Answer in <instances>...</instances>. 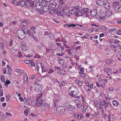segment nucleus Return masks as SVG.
<instances>
[{
	"instance_id": "5701e85b",
	"label": "nucleus",
	"mask_w": 121,
	"mask_h": 121,
	"mask_svg": "<svg viewBox=\"0 0 121 121\" xmlns=\"http://www.w3.org/2000/svg\"><path fill=\"white\" fill-rule=\"evenodd\" d=\"M67 52L69 53V55H75L76 53L74 52V51L72 49H68L67 50Z\"/></svg>"
},
{
	"instance_id": "ddd939ff",
	"label": "nucleus",
	"mask_w": 121,
	"mask_h": 121,
	"mask_svg": "<svg viewBox=\"0 0 121 121\" xmlns=\"http://www.w3.org/2000/svg\"><path fill=\"white\" fill-rule=\"evenodd\" d=\"M54 105L55 107H57L60 105L61 104V101L59 99H55L54 101Z\"/></svg>"
},
{
	"instance_id": "79ce46f5",
	"label": "nucleus",
	"mask_w": 121,
	"mask_h": 121,
	"mask_svg": "<svg viewBox=\"0 0 121 121\" xmlns=\"http://www.w3.org/2000/svg\"><path fill=\"white\" fill-rule=\"evenodd\" d=\"M39 13L43 14L44 13V11H43V9L42 10L41 9L39 10V11H37Z\"/></svg>"
},
{
	"instance_id": "7ed1b4c3",
	"label": "nucleus",
	"mask_w": 121,
	"mask_h": 121,
	"mask_svg": "<svg viewBox=\"0 0 121 121\" xmlns=\"http://www.w3.org/2000/svg\"><path fill=\"white\" fill-rule=\"evenodd\" d=\"M113 7L115 8V11L116 12H121V6L118 2H115L113 4Z\"/></svg>"
},
{
	"instance_id": "13d9d810",
	"label": "nucleus",
	"mask_w": 121,
	"mask_h": 121,
	"mask_svg": "<svg viewBox=\"0 0 121 121\" xmlns=\"http://www.w3.org/2000/svg\"><path fill=\"white\" fill-rule=\"evenodd\" d=\"M93 116L95 117H98L99 115L97 113H95L93 115Z\"/></svg>"
},
{
	"instance_id": "c85d7f7f",
	"label": "nucleus",
	"mask_w": 121,
	"mask_h": 121,
	"mask_svg": "<svg viewBox=\"0 0 121 121\" xmlns=\"http://www.w3.org/2000/svg\"><path fill=\"white\" fill-rule=\"evenodd\" d=\"M84 80L86 82L85 84L86 85L89 87V83H88V82L90 81V79L87 78H84Z\"/></svg>"
},
{
	"instance_id": "2f4dec72",
	"label": "nucleus",
	"mask_w": 121,
	"mask_h": 121,
	"mask_svg": "<svg viewBox=\"0 0 121 121\" xmlns=\"http://www.w3.org/2000/svg\"><path fill=\"white\" fill-rule=\"evenodd\" d=\"M76 9L75 14H76L78 13L80 11V7L79 6H76L75 7Z\"/></svg>"
},
{
	"instance_id": "58836bf2",
	"label": "nucleus",
	"mask_w": 121,
	"mask_h": 121,
	"mask_svg": "<svg viewBox=\"0 0 121 121\" xmlns=\"http://www.w3.org/2000/svg\"><path fill=\"white\" fill-rule=\"evenodd\" d=\"M78 73L80 74V76L84 77L85 76V74L84 73L80 72H78Z\"/></svg>"
},
{
	"instance_id": "774afa93",
	"label": "nucleus",
	"mask_w": 121,
	"mask_h": 121,
	"mask_svg": "<svg viewBox=\"0 0 121 121\" xmlns=\"http://www.w3.org/2000/svg\"><path fill=\"white\" fill-rule=\"evenodd\" d=\"M117 33L118 35H120L121 34V30H118L117 31Z\"/></svg>"
},
{
	"instance_id": "2eb2a0df",
	"label": "nucleus",
	"mask_w": 121,
	"mask_h": 121,
	"mask_svg": "<svg viewBox=\"0 0 121 121\" xmlns=\"http://www.w3.org/2000/svg\"><path fill=\"white\" fill-rule=\"evenodd\" d=\"M36 28V27L35 26H32L29 29V32L30 35H35V29Z\"/></svg>"
},
{
	"instance_id": "a19ab883",
	"label": "nucleus",
	"mask_w": 121,
	"mask_h": 121,
	"mask_svg": "<svg viewBox=\"0 0 121 121\" xmlns=\"http://www.w3.org/2000/svg\"><path fill=\"white\" fill-rule=\"evenodd\" d=\"M107 95V94H106L105 95V99H106L107 100L109 101L110 100V99H111V98L109 97H107V96L106 95Z\"/></svg>"
},
{
	"instance_id": "473e14b6",
	"label": "nucleus",
	"mask_w": 121,
	"mask_h": 121,
	"mask_svg": "<svg viewBox=\"0 0 121 121\" xmlns=\"http://www.w3.org/2000/svg\"><path fill=\"white\" fill-rule=\"evenodd\" d=\"M23 30L24 32V33L25 34V35L26 34H28L29 35H30V32H29V30H28L27 29H25Z\"/></svg>"
},
{
	"instance_id": "de8ad7c7",
	"label": "nucleus",
	"mask_w": 121,
	"mask_h": 121,
	"mask_svg": "<svg viewBox=\"0 0 121 121\" xmlns=\"http://www.w3.org/2000/svg\"><path fill=\"white\" fill-rule=\"evenodd\" d=\"M10 98V94H8L7 96L6 97V99L7 101H8Z\"/></svg>"
},
{
	"instance_id": "49530a36",
	"label": "nucleus",
	"mask_w": 121,
	"mask_h": 121,
	"mask_svg": "<svg viewBox=\"0 0 121 121\" xmlns=\"http://www.w3.org/2000/svg\"><path fill=\"white\" fill-rule=\"evenodd\" d=\"M46 0H43L41 3L42 5L43 6H45L46 4Z\"/></svg>"
},
{
	"instance_id": "6ab92c4d",
	"label": "nucleus",
	"mask_w": 121,
	"mask_h": 121,
	"mask_svg": "<svg viewBox=\"0 0 121 121\" xmlns=\"http://www.w3.org/2000/svg\"><path fill=\"white\" fill-rule=\"evenodd\" d=\"M35 90L37 92H40L42 90L41 87L39 84H37L35 86Z\"/></svg>"
},
{
	"instance_id": "9b49d317",
	"label": "nucleus",
	"mask_w": 121,
	"mask_h": 121,
	"mask_svg": "<svg viewBox=\"0 0 121 121\" xmlns=\"http://www.w3.org/2000/svg\"><path fill=\"white\" fill-rule=\"evenodd\" d=\"M104 106L105 108H112V106L111 104L109 102L105 100H104Z\"/></svg>"
},
{
	"instance_id": "a18cd8bd",
	"label": "nucleus",
	"mask_w": 121,
	"mask_h": 121,
	"mask_svg": "<svg viewBox=\"0 0 121 121\" xmlns=\"http://www.w3.org/2000/svg\"><path fill=\"white\" fill-rule=\"evenodd\" d=\"M10 70H9L7 72V73L9 76L11 75L12 73L11 69Z\"/></svg>"
},
{
	"instance_id": "e433bc0d",
	"label": "nucleus",
	"mask_w": 121,
	"mask_h": 121,
	"mask_svg": "<svg viewBox=\"0 0 121 121\" xmlns=\"http://www.w3.org/2000/svg\"><path fill=\"white\" fill-rule=\"evenodd\" d=\"M59 64H62L64 63V60L60 58L58 61Z\"/></svg>"
},
{
	"instance_id": "8fccbe9b",
	"label": "nucleus",
	"mask_w": 121,
	"mask_h": 121,
	"mask_svg": "<svg viewBox=\"0 0 121 121\" xmlns=\"http://www.w3.org/2000/svg\"><path fill=\"white\" fill-rule=\"evenodd\" d=\"M106 15L107 16H111V13H110V10L106 12Z\"/></svg>"
},
{
	"instance_id": "5fc2aeb1",
	"label": "nucleus",
	"mask_w": 121,
	"mask_h": 121,
	"mask_svg": "<svg viewBox=\"0 0 121 121\" xmlns=\"http://www.w3.org/2000/svg\"><path fill=\"white\" fill-rule=\"evenodd\" d=\"M116 30H117L116 28H114L113 29H110V32L112 33L113 32L115 31Z\"/></svg>"
},
{
	"instance_id": "393cba45",
	"label": "nucleus",
	"mask_w": 121,
	"mask_h": 121,
	"mask_svg": "<svg viewBox=\"0 0 121 121\" xmlns=\"http://www.w3.org/2000/svg\"><path fill=\"white\" fill-rule=\"evenodd\" d=\"M96 4L98 5L101 6L104 4L103 0H97Z\"/></svg>"
},
{
	"instance_id": "c03bdc74",
	"label": "nucleus",
	"mask_w": 121,
	"mask_h": 121,
	"mask_svg": "<svg viewBox=\"0 0 121 121\" xmlns=\"http://www.w3.org/2000/svg\"><path fill=\"white\" fill-rule=\"evenodd\" d=\"M59 3L60 5H63L65 4V2L63 0H60V1Z\"/></svg>"
},
{
	"instance_id": "4be33fe9",
	"label": "nucleus",
	"mask_w": 121,
	"mask_h": 121,
	"mask_svg": "<svg viewBox=\"0 0 121 121\" xmlns=\"http://www.w3.org/2000/svg\"><path fill=\"white\" fill-rule=\"evenodd\" d=\"M25 0H22L20 2V1H19L17 3V4L19 5H20L22 7L25 5Z\"/></svg>"
},
{
	"instance_id": "4d7b16f0",
	"label": "nucleus",
	"mask_w": 121,
	"mask_h": 121,
	"mask_svg": "<svg viewBox=\"0 0 121 121\" xmlns=\"http://www.w3.org/2000/svg\"><path fill=\"white\" fill-rule=\"evenodd\" d=\"M24 113L26 115H27L28 113V112L26 110H24Z\"/></svg>"
},
{
	"instance_id": "cd10ccee",
	"label": "nucleus",
	"mask_w": 121,
	"mask_h": 121,
	"mask_svg": "<svg viewBox=\"0 0 121 121\" xmlns=\"http://www.w3.org/2000/svg\"><path fill=\"white\" fill-rule=\"evenodd\" d=\"M57 50L59 52H61L64 50V47L61 46L57 48Z\"/></svg>"
},
{
	"instance_id": "6e6552de",
	"label": "nucleus",
	"mask_w": 121,
	"mask_h": 121,
	"mask_svg": "<svg viewBox=\"0 0 121 121\" xmlns=\"http://www.w3.org/2000/svg\"><path fill=\"white\" fill-rule=\"evenodd\" d=\"M41 109L42 110L45 111L46 110H49L50 109V107L49 105L47 103L41 104Z\"/></svg>"
},
{
	"instance_id": "9d476101",
	"label": "nucleus",
	"mask_w": 121,
	"mask_h": 121,
	"mask_svg": "<svg viewBox=\"0 0 121 121\" xmlns=\"http://www.w3.org/2000/svg\"><path fill=\"white\" fill-rule=\"evenodd\" d=\"M73 102L76 103V106L78 108H81L82 105L80 100L78 99H75L74 100Z\"/></svg>"
},
{
	"instance_id": "052dcab7",
	"label": "nucleus",
	"mask_w": 121,
	"mask_h": 121,
	"mask_svg": "<svg viewBox=\"0 0 121 121\" xmlns=\"http://www.w3.org/2000/svg\"><path fill=\"white\" fill-rule=\"evenodd\" d=\"M48 69L47 68L46 69H43V70H42V72L43 73V72H48Z\"/></svg>"
},
{
	"instance_id": "37998d69",
	"label": "nucleus",
	"mask_w": 121,
	"mask_h": 121,
	"mask_svg": "<svg viewBox=\"0 0 121 121\" xmlns=\"http://www.w3.org/2000/svg\"><path fill=\"white\" fill-rule=\"evenodd\" d=\"M34 39L36 41H37L38 40L37 39L36 36H35L34 35H31Z\"/></svg>"
},
{
	"instance_id": "20e7f679",
	"label": "nucleus",
	"mask_w": 121,
	"mask_h": 121,
	"mask_svg": "<svg viewBox=\"0 0 121 121\" xmlns=\"http://www.w3.org/2000/svg\"><path fill=\"white\" fill-rule=\"evenodd\" d=\"M18 38L19 39H23L26 36L25 34L23 31V30H19L17 31Z\"/></svg>"
},
{
	"instance_id": "c756f323",
	"label": "nucleus",
	"mask_w": 121,
	"mask_h": 121,
	"mask_svg": "<svg viewBox=\"0 0 121 121\" xmlns=\"http://www.w3.org/2000/svg\"><path fill=\"white\" fill-rule=\"evenodd\" d=\"M90 35L89 34H86L84 36H82V37L78 36L77 37H81L82 39H89L88 37H90Z\"/></svg>"
},
{
	"instance_id": "0e129e2a",
	"label": "nucleus",
	"mask_w": 121,
	"mask_h": 121,
	"mask_svg": "<svg viewBox=\"0 0 121 121\" xmlns=\"http://www.w3.org/2000/svg\"><path fill=\"white\" fill-rule=\"evenodd\" d=\"M6 114L7 116H9V117H11L12 116V114L11 113H8V112H6Z\"/></svg>"
},
{
	"instance_id": "a878e982",
	"label": "nucleus",
	"mask_w": 121,
	"mask_h": 121,
	"mask_svg": "<svg viewBox=\"0 0 121 121\" xmlns=\"http://www.w3.org/2000/svg\"><path fill=\"white\" fill-rule=\"evenodd\" d=\"M102 114L103 117L104 118L106 119H108L109 120H110V117L109 114H108V115H107L105 114V113H103Z\"/></svg>"
},
{
	"instance_id": "7c9ffc66",
	"label": "nucleus",
	"mask_w": 121,
	"mask_h": 121,
	"mask_svg": "<svg viewBox=\"0 0 121 121\" xmlns=\"http://www.w3.org/2000/svg\"><path fill=\"white\" fill-rule=\"evenodd\" d=\"M112 103L113 105L115 106H117L119 104V103L117 100H113L112 101Z\"/></svg>"
},
{
	"instance_id": "72a5a7b5",
	"label": "nucleus",
	"mask_w": 121,
	"mask_h": 121,
	"mask_svg": "<svg viewBox=\"0 0 121 121\" xmlns=\"http://www.w3.org/2000/svg\"><path fill=\"white\" fill-rule=\"evenodd\" d=\"M66 25H67V26L68 27H72L74 28V29H76V28H74V27H75L76 26V24L75 25V24L71 23L69 25L68 24H66Z\"/></svg>"
},
{
	"instance_id": "bf43d9fd",
	"label": "nucleus",
	"mask_w": 121,
	"mask_h": 121,
	"mask_svg": "<svg viewBox=\"0 0 121 121\" xmlns=\"http://www.w3.org/2000/svg\"><path fill=\"white\" fill-rule=\"evenodd\" d=\"M106 84L104 82L103 83L101 84H100L101 86L102 87L104 88Z\"/></svg>"
},
{
	"instance_id": "c9c22d12",
	"label": "nucleus",
	"mask_w": 121,
	"mask_h": 121,
	"mask_svg": "<svg viewBox=\"0 0 121 121\" xmlns=\"http://www.w3.org/2000/svg\"><path fill=\"white\" fill-rule=\"evenodd\" d=\"M64 10L62 9L59 12V14L60 15L63 17H64Z\"/></svg>"
},
{
	"instance_id": "aec40b11",
	"label": "nucleus",
	"mask_w": 121,
	"mask_h": 121,
	"mask_svg": "<svg viewBox=\"0 0 121 121\" xmlns=\"http://www.w3.org/2000/svg\"><path fill=\"white\" fill-rule=\"evenodd\" d=\"M104 8L106 9H109L110 8V5L108 1H106L105 2L104 4Z\"/></svg>"
},
{
	"instance_id": "0eeeda50",
	"label": "nucleus",
	"mask_w": 121,
	"mask_h": 121,
	"mask_svg": "<svg viewBox=\"0 0 121 121\" xmlns=\"http://www.w3.org/2000/svg\"><path fill=\"white\" fill-rule=\"evenodd\" d=\"M56 111L57 113L60 114L65 113V109L63 106H59L56 108Z\"/></svg>"
},
{
	"instance_id": "1a4fd4ad",
	"label": "nucleus",
	"mask_w": 121,
	"mask_h": 121,
	"mask_svg": "<svg viewBox=\"0 0 121 121\" xmlns=\"http://www.w3.org/2000/svg\"><path fill=\"white\" fill-rule=\"evenodd\" d=\"M73 116L74 117L78 120H81L83 119L84 118L83 116L80 113H73Z\"/></svg>"
},
{
	"instance_id": "f03ea898",
	"label": "nucleus",
	"mask_w": 121,
	"mask_h": 121,
	"mask_svg": "<svg viewBox=\"0 0 121 121\" xmlns=\"http://www.w3.org/2000/svg\"><path fill=\"white\" fill-rule=\"evenodd\" d=\"M39 96L40 97L39 98H38L36 100H33L30 101V102H31L33 106H36L39 107L40 106L42 103V102L43 99H41V94H39Z\"/></svg>"
},
{
	"instance_id": "e2e57ef3",
	"label": "nucleus",
	"mask_w": 121,
	"mask_h": 121,
	"mask_svg": "<svg viewBox=\"0 0 121 121\" xmlns=\"http://www.w3.org/2000/svg\"><path fill=\"white\" fill-rule=\"evenodd\" d=\"M28 79V78L27 76V77L26 78H25L24 79L25 82L26 83H27L28 82V81H27Z\"/></svg>"
},
{
	"instance_id": "4468645a",
	"label": "nucleus",
	"mask_w": 121,
	"mask_h": 121,
	"mask_svg": "<svg viewBox=\"0 0 121 121\" xmlns=\"http://www.w3.org/2000/svg\"><path fill=\"white\" fill-rule=\"evenodd\" d=\"M90 14L91 16L94 17L97 14V10L95 9H92L90 13Z\"/></svg>"
},
{
	"instance_id": "4c0bfd02",
	"label": "nucleus",
	"mask_w": 121,
	"mask_h": 121,
	"mask_svg": "<svg viewBox=\"0 0 121 121\" xmlns=\"http://www.w3.org/2000/svg\"><path fill=\"white\" fill-rule=\"evenodd\" d=\"M28 1L30 7H33L34 6V4L33 2L31 1Z\"/></svg>"
},
{
	"instance_id": "864d4df0",
	"label": "nucleus",
	"mask_w": 121,
	"mask_h": 121,
	"mask_svg": "<svg viewBox=\"0 0 121 121\" xmlns=\"http://www.w3.org/2000/svg\"><path fill=\"white\" fill-rule=\"evenodd\" d=\"M29 3L28 1L26 3H25V6L26 7H30V5H29Z\"/></svg>"
},
{
	"instance_id": "3c124183",
	"label": "nucleus",
	"mask_w": 121,
	"mask_h": 121,
	"mask_svg": "<svg viewBox=\"0 0 121 121\" xmlns=\"http://www.w3.org/2000/svg\"><path fill=\"white\" fill-rule=\"evenodd\" d=\"M1 79L2 82L4 81V77L3 75H1Z\"/></svg>"
},
{
	"instance_id": "69168bd1",
	"label": "nucleus",
	"mask_w": 121,
	"mask_h": 121,
	"mask_svg": "<svg viewBox=\"0 0 121 121\" xmlns=\"http://www.w3.org/2000/svg\"><path fill=\"white\" fill-rule=\"evenodd\" d=\"M110 46L112 48H117V47L115 45H113L112 44H111L110 45Z\"/></svg>"
},
{
	"instance_id": "412c9836",
	"label": "nucleus",
	"mask_w": 121,
	"mask_h": 121,
	"mask_svg": "<svg viewBox=\"0 0 121 121\" xmlns=\"http://www.w3.org/2000/svg\"><path fill=\"white\" fill-rule=\"evenodd\" d=\"M97 104L99 105V106L100 109L101 110L104 105V101H101L100 102H98Z\"/></svg>"
},
{
	"instance_id": "a211bd4d",
	"label": "nucleus",
	"mask_w": 121,
	"mask_h": 121,
	"mask_svg": "<svg viewBox=\"0 0 121 121\" xmlns=\"http://www.w3.org/2000/svg\"><path fill=\"white\" fill-rule=\"evenodd\" d=\"M81 12L82 13L83 15L85 14L86 16L89 13V9L86 8H83L81 10Z\"/></svg>"
},
{
	"instance_id": "dca6fc26",
	"label": "nucleus",
	"mask_w": 121,
	"mask_h": 121,
	"mask_svg": "<svg viewBox=\"0 0 121 121\" xmlns=\"http://www.w3.org/2000/svg\"><path fill=\"white\" fill-rule=\"evenodd\" d=\"M69 12L70 14H73L76 12V9L75 7H70L69 8Z\"/></svg>"
},
{
	"instance_id": "6e6d98bb",
	"label": "nucleus",
	"mask_w": 121,
	"mask_h": 121,
	"mask_svg": "<svg viewBox=\"0 0 121 121\" xmlns=\"http://www.w3.org/2000/svg\"><path fill=\"white\" fill-rule=\"evenodd\" d=\"M39 63L40 65V66L41 68L42 69V70H43V69L44 68V65L42 64L41 62H40Z\"/></svg>"
},
{
	"instance_id": "603ef678",
	"label": "nucleus",
	"mask_w": 121,
	"mask_h": 121,
	"mask_svg": "<svg viewBox=\"0 0 121 121\" xmlns=\"http://www.w3.org/2000/svg\"><path fill=\"white\" fill-rule=\"evenodd\" d=\"M105 62L106 63L108 64H110L111 63V61L108 59L106 60Z\"/></svg>"
},
{
	"instance_id": "f3484780",
	"label": "nucleus",
	"mask_w": 121,
	"mask_h": 121,
	"mask_svg": "<svg viewBox=\"0 0 121 121\" xmlns=\"http://www.w3.org/2000/svg\"><path fill=\"white\" fill-rule=\"evenodd\" d=\"M49 5L50 9H53L56 8V2H53L50 3Z\"/></svg>"
},
{
	"instance_id": "39448f33",
	"label": "nucleus",
	"mask_w": 121,
	"mask_h": 121,
	"mask_svg": "<svg viewBox=\"0 0 121 121\" xmlns=\"http://www.w3.org/2000/svg\"><path fill=\"white\" fill-rule=\"evenodd\" d=\"M66 109L69 113L73 114L75 111L76 107L75 106L69 105L67 106Z\"/></svg>"
},
{
	"instance_id": "680f3d73",
	"label": "nucleus",
	"mask_w": 121,
	"mask_h": 121,
	"mask_svg": "<svg viewBox=\"0 0 121 121\" xmlns=\"http://www.w3.org/2000/svg\"><path fill=\"white\" fill-rule=\"evenodd\" d=\"M62 67L63 68H67L68 67V65L67 64H64L62 65Z\"/></svg>"
},
{
	"instance_id": "ea45409f",
	"label": "nucleus",
	"mask_w": 121,
	"mask_h": 121,
	"mask_svg": "<svg viewBox=\"0 0 121 121\" xmlns=\"http://www.w3.org/2000/svg\"><path fill=\"white\" fill-rule=\"evenodd\" d=\"M99 29L102 30H107V28L105 26H103L99 28Z\"/></svg>"
},
{
	"instance_id": "423d86ee",
	"label": "nucleus",
	"mask_w": 121,
	"mask_h": 121,
	"mask_svg": "<svg viewBox=\"0 0 121 121\" xmlns=\"http://www.w3.org/2000/svg\"><path fill=\"white\" fill-rule=\"evenodd\" d=\"M20 24L19 27L22 28L23 26L26 27L28 24L30 23V21L27 20L21 19L20 21Z\"/></svg>"
},
{
	"instance_id": "f704fd0d",
	"label": "nucleus",
	"mask_w": 121,
	"mask_h": 121,
	"mask_svg": "<svg viewBox=\"0 0 121 121\" xmlns=\"http://www.w3.org/2000/svg\"><path fill=\"white\" fill-rule=\"evenodd\" d=\"M69 10H65L64 11V16H65V15H67L69 16H70V13H69Z\"/></svg>"
},
{
	"instance_id": "09e8293b",
	"label": "nucleus",
	"mask_w": 121,
	"mask_h": 121,
	"mask_svg": "<svg viewBox=\"0 0 121 121\" xmlns=\"http://www.w3.org/2000/svg\"><path fill=\"white\" fill-rule=\"evenodd\" d=\"M76 14H77L78 15L80 16L82 15V13L81 12V10L80 11Z\"/></svg>"
},
{
	"instance_id": "f8f14e48",
	"label": "nucleus",
	"mask_w": 121,
	"mask_h": 121,
	"mask_svg": "<svg viewBox=\"0 0 121 121\" xmlns=\"http://www.w3.org/2000/svg\"><path fill=\"white\" fill-rule=\"evenodd\" d=\"M42 7V5L40 4L37 3L36 4L34 7L35 10L36 11H39V10L41 9Z\"/></svg>"
},
{
	"instance_id": "b1692460",
	"label": "nucleus",
	"mask_w": 121,
	"mask_h": 121,
	"mask_svg": "<svg viewBox=\"0 0 121 121\" xmlns=\"http://www.w3.org/2000/svg\"><path fill=\"white\" fill-rule=\"evenodd\" d=\"M43 11H44L45 12H47L48 11L49 9H50L49 5L47 4L43 7Z\"/></svg>"
},
{
	"instance_id": "f257e3e1",
	"label": "nucleus",
	"mask_w": 121,
	"mask_h": 121,
	"mask_svg": "<svg viewBox=\"0 0 121 121\" xmlns=\"http://www.w3.org/2000/svg\"><path fill=\"white\" fill-rule=\"evenodd\" d=\"M69 94L71 96L77 98L79 99L80 101H83L84 98L83 97L81 96H78L76 93L77 91L75 87L74 86L70 87L69 89Z\"/></svg>"
},
{
	"instance_id": "bb28decb",
	"label": "nucleus",
	"mask_w": 121,
	"mask_h": 121,
	"mask_svg": "<svg viewBox=\"0 0 121 121\" xmlns=\"http://www.w3.org/2000/svg\"><path fill=\"white\" fill-rule=\"evenodd\" d=\"M28 47L25 45L22 44L21 45L22 49L23 51H26L28 49Z\"/></svg>"
},
{
	"instance_id": "338daca9",
	"label": "nucleus",
	"mask_w": 121,
	"mask_h": 121,
	"mask_svg": "<svg viewBox=\"0 0 121 121\" xmlns=\"http://www.w3.org/2000/svg\"><path fill=\"white\" fill-rule=\"evenodd\" d=\"M78 84L79 86H82V85L83 82L82 81H80Z\"/></svg>"
}]
</instances>
